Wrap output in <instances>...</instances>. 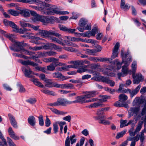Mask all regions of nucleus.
Masks as SVG:
<instances>
[{
    "mask_svg": "<svg viewBox=\"0 0 146 146\" xmlns=\"http://www.w3.org/2000/svg\"><path fill=\"white\" fill-rule=\"evenodd\" d=\"M133 107L131 108L128 111V118H130L131 116H133V120L134 121L131 123V128L134 129V127L137 122V97L135 98L132 103Z\"/></svg>",
    "mask_w": 146,
    "mask_h": 146,
    "instance_id": "1",
    "label": "nucleus"
},
{
    "mask_svg": "<svg viewBox=\"0 0 146 146\" xmlns=\"http://www.w3.org/2000/svg\"><path fill=\"white\" fill-rule=\"evenodd\" d=\"M46 9L43 11V13L48 15H53L55 14L59 15H64L68 13L64 11H60L58 9L56 6L48 4H46Z\"/></svg>",
    "mask_w": 146,
    "mask_h": 146,
    "instance_id": "2",
    "label": "nucleus"
},
{
    "mask_svg": "<svg viewBox=\"0 0 146 146\" xmlns=\"http://www.w3.org/2000/svg\"><path fill=\"white\" fill-rule=\"evenodd\" d=\"M98 94L96 91H91L87 92L85 95L77 96L75 98L76 100L71 102L72 103H80V104L85 103V99L89 98L94 97Z\"/></svg>",
    "mask_w": 146,
    "mask_h": 146,
    "instance_id": "3",
    "label": "nucleus"
},
{
    "mask_svg": "<svg viewBox=\"0 0 146 146\" xmlns=\"http://www.w3.org/2000/svg\"><path fill=\"white\" fill-rule=\"evenodd\" d=\"M0 33L14 43V47L16 48L15 49V51L19 52V51L23 49L22 43L16 41L14 39L15 38L13 34H6V32L1 29H0Z\"/></svg>",
    "mask_w": 146,
    "mask_h": 146,
    "instance_id": "4",
    "label": "nucleus"
},
{
    "mask_svg": "<svg viewBox=\"0 0 146 146\" xmlns=\"http://www.w3.org/2000/svg\"><path fill=\"white\" fill-rule=\"evenodd\" d=\"M121 56L122 58V60L121 62H118L116 65L117 67V70L119 69L123 63H125V64L129 65L130 62L132 61V57L129 53L128 52H125L124 54L122 50H121Z\"/></svg>",
    "mask_w": 146,
    "mask_h": 146,
    "instance_id": "5",
    "label": "nucleus"
},
{
    "mask_svg": "<svg viewBox=\"0 0 146 146\" xmlns=\"http://www.w3.org/2000/svg\"><path fill=\"white\" fill-rule=\"evenodd\" d=\"M37 35H40L42 37L44 38H48L49 35H53L56 37H60L61 35L58 33H56L55 31L50 30L48 31L46 30H39L38 32L36 34Z\"/></svg>",
    "mask_w": 146,
    "mask_h": 146,
    "instance_id": "6",
    "label": "nucleus"
},
{
    "mask_svg": "<svg viewBox=\"0 0 146 146\" xmlns=\"http://www.w3.org/2000/svg\"><path fill=\"white\" fill-rule=\"evenodd\" d=\"M72 104L71 101H69L67 100L62 98H58L57 99V101L49 104L48 105L51 106H65L66 104Z\"/></svg>",
    "mask_w": 146,
    "mask_h": 146,
    "instance_id": "7",
    "label": "nucleus"
},
{
    "mask_svg": "<svg viewBox=\"0 0 146 146\" xmlns=\"http://www.w3.org/2000/svg\"><path fill=\"white\" fill-rule=\"evenodd\" d=\"M131 69L130 70L129 72L132 75L133 78V82L134 84L137 83V75L135 74L136 71L137 63L136 61H133L131 66Z\"/></svg>",
    "mask_w": 146,
    "mask_h": 146,
    "instance_id": "8",
    "label": "nucleus"
},
{
    "mask_svg": "<svg viewBox=\"0 0 146 146\" xmlns=\"http://www.w3.org/2000/svg\"><path fill=\"white\" fill-rule=\"evenodd\" d=\"M20 62L23 65H31L33 66H35V68L38 71H40L41 67L38 66V64L35 63L29 60L23 61L22 60H20Z\"/></svg>",
    "mask_w": 146,
    "mask_h": 146,
    "instance_id": "9",
    "label": "nucleus"
},
{
    "mask_svg": "<svg viewBox=\"0 0 146 146\" xmlns=\"http://www.w3.org/2000/svg\"><path fill=\"white\" fill-rule=\"evenodd\" d=\"M55 87L60 88L62 89L64 88L73 89L74 88V85L70 83L59 84L57 82H56Z\"/></svg>",
    "mask_w": 146,
    "mask_h": 146,
    "instance_id": "10",
    "label": "nucleus"
},
{
    "mask_svg": "<svg viewBox=\"0 0 146 146\" xmlns=\"http://www.w3.org/2000/svg\"><path fill=\"white\" fill-rule=\"evenodd\" d=\"M76 137V135L74 134L72 136H71L69 137L68 136L66 138L65 140V146H70V140L71 141V144L72 145L74 143H75L76 141V139H74Z\"/></svg>",
    "mask_w": 146,
    "mask_h": 146,
    "instance_id": "11",
    "label": "nucleus"
},
{
    "mask_svg": "<svg viewBox=\"0 0 146 146\" xmlns=\"http://www.w3.org/2000/svg\"><path fill=\"white\" fill-rule=\"evenodd\" d=\"M22 70L25 76L29 78L33 77V76L31 75L32 73V72L29 67H23L22 68Z\"/></svg>",
    "mask_w": 146,
    "mask_h": 146,
    "instance_id": "12",
    "label": "nucleus"
},
{
    "mask_svg": "<svg viewBox=\"0 0 146 146\" xmlns=\"http://www.w3.org/2000/svg\"><path fill=\"white\" fill-rule=\"evenodd\" d=\"M129 66L125 64V65L122 67V73L119 72L117 74V76L119 78H120L121 76H124L127 74L128 71V67Z\"/></svg>",
    "mask_w": 146,
    "mask_h": 146,
    "instance_id": "13",
    "label": "nucleus"
},
{
    "mask_svg": "<svg viewBox=\"0 0 146 146\" xmlns=\"http://www.w3.org/2000/svg\"><path fill=\"white\" fill-rule=\"evenodd\" d=\"M119 44L118 42L117 43L113 49V52L111 57L110 60H111L117 56L118 54V50L119 47Z\"/></svg>",
    "mask_w": 146,
    "mask_h": 146,
    "instance_id": "14",
    "label": "nucleus"
},
{
    "mask_svg": "<svg viewBox=\"0 0 146 146\" xmlns=\"http://www.w3.org/2000/svg\"><path fill=\"white\" fill-rule=\"evenodd\" d=\"M37 21H40L44 24L48 23L51 22V19L47 16H38L37 19H36Z\"/></svg>",
    "mask_w": 146,
    "mask_h": 146,
    "instance_id": "15",
    "label": "nucleus"
},
{
    "mask_svg": "<svg viewBox=\"0 0 146 146\" xmlns=\"http://www.w3.org/2000/svg\"><path fill=\"white\" fill-rule=\"evenodd\" d=\"M8 116L12 126L15 128H18V126L17 125V122L16 121L15 118L10 113L8 114Z\"/></svg>",
    "mask_w": 146,
    "mask_h": 146,
    "instance_id": "16",
    "label": "nucleus"
},
{
    "mask_svg": "<svg viewBox=\"0 0 146 146\" xmlns=\"http://www.w3.org/2000/svg\"><path fill=\"white\" fill-rule=\"evenodd\" d=\"M129 4H125V0H121L120 3V8L124 11H127L130 8Z\"/></svg>",
    "mask_w": 146,
    "mask_h": 146,
    "instance_id": "17",
    "label": "nucleus"
},
{
    "mask_svg": "<svg viewBox=\"0 0 146 146\" xmlns=\"http://www.w3.org/2000/svg\"><path fill=\"white\" fill-rule=\"evenodd\" d=\"M8 132L10 137L15 140H19V139L18 136H16L13 130L12 127H10L8 130Z\"/></svg>",
    "mask_w": 146,
    "mask_h": 146,
    "instance_id": "18",
    "label": "nucleus"
},
{
    "mask_svg": "<svg viewBox=\"0 0 146 146\" xmlns=\"http://www.w3.org/2000/svg\"><path fill=\"white\" fill-rule=\"evenodd\" d=\"M134 121V120H130L129 122L127 123V120H122L121 119L120 121V128H122L125 126H127L131 124L132 122Z\"/></svg>",
    "mask_w": 146,
    "mask_h": 146,
    "instance_id": "19",
    "label": "nucleus"
},
{
    "mask_svg": "<svg viewBox=\"0 0 146 146\" xmlns=\"http://www.w3.org/2000/svg\"><path fill=\"white\" fill-rule=\"evenodd\" d=\"M51 81V79H46L44 80V82L46 83L45 84V86L49 88L55 87L56 82H52Z\"/></svg>",
    "mask_w": 146,
    "mask_h": 146,
    "instance_id": "20",
    "label": "nucleus"
},
{
    "mask_svg": "<svg viewBox=\"0 0 146 146\" xmlns=\"http://www.w3.org/2000/svg\"><path fill=\"white\" fill-rule=\"evenodd\" d=\"M39 53H40L39 54V55L44 56H54L56 54V52L53 51L40 52Z\"/></svg>",
    "mask_w": 146,
    "mask_h": 146,
    "instance_id": "21",
    "label": "nucleus"
},
{
    "mask_svg": "<svg viewBox=\"0 0 146 146\" xmlns=\"http://www.w3.org/2000/svg\"><path fill=\"white\" fill-rule=\"evenodd\" d=\"M99 120L100 121L99 122L100 123L104 125H110L111 124L110 122L108 121H106L104 119L106 118V117L104 115L99 116Z\"/></svg>",
    "mask_w": 146,
    "mask_h": 146,
    "instance_id": "22",
    "label": "nucleus"
},
{
    "mask_svg": "<svg viewBox=\"0 0 146 146\" xmlns=\"http://www.w3.org/2000/svg\"><path fill=\"white\" fill-rule=\"evenodd\" d=\"M20 14L25 17H28L30 15V11L26 9L20 10Z\"/></svg>",
    "mask_w": 146,
    "mask_h": 146,
    "instance_id": "23",
    "label": "nucleus"
},
{
    "mask_svg": "<svg viewBox=\"0 0 146 146\" xmlns=\"http://www.w3.org/2000/svg\"><path fill=\"white\" fill-rule=\"evenodd\" d=\"M28 122L30 125L34 126L36 124L35 118L33 116H30L28 119Z\"/></svg>",
    "mask_w": 146,
    "mask_h": 146,
    "instance_id": "24",
    "label": "nucleus"
},
{
    "mask_svg": "<svg viewBox=\"0 0 146 146\" xmlns=\"http://www.w3.org/2000/svg\"><path fill=\"white\" fill-rule=\"evenodd\" d=\"M52 63L50 64V65L48 66H47V69L48 70L51 71H54L56 67L58 65L60 66L61 64V63Z\"/></svg>",
    "mask_w": 146,
    "mask_h": 146,
    "instance_id": "25",
    "label": "nucleus"
},
{
    "mask_svg": "<svg viewBox=\"0 0 146 146\" xmlns=\"http://www.w3.org/2000/svg\"><path fill=\"white\" fill-rule=\"evenodd\" d=\"M96 78L99 81H101L102 82L107 84L109 80L108 78L102 76H99L98 77H96Z\"/></svg>",
    "mask_w": 146,
    "mask_h": 146,
    "instance_id": "26",
    "label": "nucleus"
},
{
    "mask_svg": "<svg viewBox=\"0 0 146 146\" xmlns=\"http://www.w3.org/2000/svg\"><path fill=\"white\" fill-rule=\"evenodd\" d=\"M30 81L33 82L34 83L36 86H37L40 88H43L44 86L40 82L38 81V80L36 78H33L30 79Z\"/></svg>",
    "mask_w": 146,
    "mask_h": 146,
    "instance_id": "27",
    "label": "nucleus"
},
{
    "mask_svg": "<svg viewBox=\"0 0 146 146\" xmlns=\"http://www.w3.org/2000/svg\"><path fill=\"white\" fill-rule=\"evenodd\" d=\"M82 62L81 60L72 61L71 62V64L74 65L75 68H78L82 66Z\"/></svg>",
    "mask_w": 146,
    "mask_h": 146,
    "instance_id": "28",
    "label": "nucleus"
},
{
    "mask_svg": "<svg viewBox=\"0 0 146 146\" xmlns=\"http://www.w3.org/2000/svg\"><path fill=\"white\" fill-rule=\"evenodd\" d=\"M88 22V21L87 19L85 18H82L79 21V25L80 27H84L86 25H87Z\"/></svg>",
    "mask_w": 146,
    "mask_h": 146,
    "instance_id": "29",
    "label": "nucleus"
},
{
    "mask_svg": "<svg viewBox=\"0 0 146 146\" xmlns=\"http://www.w3.org/2000/svg\"><path fill=\"white\" fill-rule=\"evenodd\" d=\"M67 39H69L72 41L78 42L82 41V42H85V40L82 39L80 38H75L74 37H69L66 36L65 37Z\"/></svg>",
    "mask_w": 146,
    "mask_h": 146,
    "instance_id": "30",
    "label": "nucleus"
},
{
    "mask_svg": "<svg viewBox=\"0 0 146 146\" xmlns=\"http://www.w3.org/2000/svg\"><path fill=\"white\" fill-rule=\"evenodd\" d=\"M58 59L53 57H51L48 58H45L44 60V61L46 62H52L54 63H58Z\"/></svg>",
    "mask_w": 146,
    "mask_h": 146,
    "instance_id": "31",
    "label": "nucleus"
},
{
    "mask_svg": "<svg viewBox=\"0 0 146 146\" xmlns=\"http://www.w3.org/2000/svg\"><path fill=\"white\" fill-rule=\"evenodd\" d=\"M52 76L54 78H61L62 79V80H63L66 79L65 78L64 76H62V74L59 72H55L52 74Z\"/></svg>",
    "mask_w": 146,
    "mask_h": 146,
    "instance_id": "32",
    "label": "nucleus"
},
{
    "mask_svg": "<svg viewBox=\"0 0 146 146\" xmlns=\"http://www.w3.org/2000/svg\"><path fill=\"white\" fill-rule=\"evenodd\" d=\"M8 12L10 14L14 16H18L20 14V11H19L11 9L9 10Z\"/></svg>",
    "mask_w": 146,
    "mask_h": 146,
    "instance_id": "33",
    "label": "nucleus"
},
{
    "mask_svg": "<svg viewBox=\"0 0 146 146\" xmlns=\"http://www.w3.org/2000/svg\"><path fill=\"white\" fill-rule=\"evenodd\" d=\"M128 92L130 94L131 98H132L135 95L137 94V88L135 89L129 90Z\"/></svg>",
    "mask_w": 146,
    "mask_h": 146,
    "instance_id": "34",
    "label": "nucleus"
},
{
    "mask_svg": "<svg viewBox=\"0 0 146 146\" xmlns=\"http://www.w3.org/2000/svg\"><path fill=\"white\" fill-rule=\"evenodd\" d=\"M85 51H86V54H88L89 55L95 56L96 54V53L94 50V49H86Z\"/></svg>",
    "mask_w": 146,
    "mask_h": 146,
    "instance_id": "35",
    "label": "nucleus"
},
{
    "mask_svg": "<svg viewBox=\"0 0 146 146\" xmlns=\"http://www.w3.org/2000/svg\"><path fill=\"white\" fill-rule=\"evenodd\" d=\"M143 131H142L141 134L137 135V141L140 139L141 142H143V141L145 139V137Z\"/></svg>",
    "mask_w": 146,
    "mask_h": 146,
    "instance_id": "36",
    "label": "nucleus"
},
{
    "mask_svg": "<svg viewBox=\"0 0 146 146\" xmlns=\"http://www.w3.org/2000/svg\"><path fill=\"white\" fill-rule=\"evenodd\" d=\"M91 29V25L90 24H88L85 27L84 29L80 27H78L77 29L80 32H83L84 31V29L87 30H90Z\"/></svg>",
    "mask_w": 146,
    "mask_h": 146,
    "instance_id": "37",
    "label": "nucleus"
},
{
    "mask_svg": "<svg viewBox=\"0 0 146 146\" xmlns=\"http://www.w3.org/2000/svg\"><path fill=\"white\" fill-rule=\"evenodd\" d=\"M88 67L87 66L84 65L82 68H79L77 70V72L80 73L85 72L87 70V68Z\"/></svg>",
    "mask_w": 146,
    "mask_h": 146,
    "instance_id": "38",
    "label": "nucleus"
},
{
    "mask_svg": "<svg viewBox=\"0 0 146 146\" xmlns=\"http://www.w3.org/2000/svg\"><path fill=\"white\" fill-rule=\"evenodd\" d=\"M119 100L123 102L125 101L128 98L127 96L126 95L124 94H120L119 96Z\"/></svg>",
    "mask_w": 146,
    "mask_h": 146,
    "instance_id": "39",
    "label": "nucleus"
},
{
    "mask_svg": "<svg viewBox=\"0 0 146 146\" xmlns=\"http://www.w3.org/2000/svg\"><path fill=\"white\" fill-rule=\"evenodd\" d=\"M58 122H56L53 124V130L54 134H56L58 131Z\"/></svg>",
    "mask_w": 146,
    "mask_h": 146,
    "instance_id": "40",
    "label": "nucleus"
},
{
    "mask_svg": "<svg viewBox=\"0 0 146 146\" xmlns=\"http://www.w3.org/2000/svg\"><path fill=\"white\" fill-rule=\"evenodd\" d=\"M127 131L126 129L124 130L121 132L118 133L116 136V138L117 139H119L121 137H122L125 134Z\"/></svg>",
    "mask_w": 146,
    "mask_h": 146,
    "instance_id": "41",
    "label": "nucleus"
},
{
    "mask_svg": "<svg viewBox=\"0 0 146 146\" xmlns=\"http://www.w3.org/2000/svg\"><path fill=\"white\" fill-rule=\"evenodd\" d=\"M58 124L60 126V133L62 134L63 133V126L66 124V122L65 121L58 122Z\"/></svg>",
    "mask_w": 146,
    "mask_h": 146,
    "instance_id": "42",
    "label": "nucleus"
},
{
    "mask_svg": "<svg viewBox=\"0 0 146 146\" xmlns=\"http://www.w3.org/2000/svg\"><path fill=\"white\" fill-rule=\"evenodd\" d=\"M40 1L38 0H23V2L25 3H29L30 4L39 3Z\"/></svg>",
    "mask_w": 146,
    "mask_h": 146,
    "instance_id": "43",
    "label": "nucleus"
},
{
    "mask_svg": "<svg viewBox=\"0 0 146 146\" xmlns=\"http://www.w3.org/2000/svg\"><path fill=\"white\" fill-rule=\"evenodd\" d=\"M41 92L46 94H47L53 96H55V94L54 92L52 91L46 90H41Z\"/></svg>",
    "mask_w": 146,
    "mask_h": 146,
    "instance_id": "44",
    "label": "nucleus"
},
{
    "mask_svg": "<svg viewBox=\"0 0 146 146\" xmlns=\"http://www.w3.org/2000/svg\"><path fill=\"white\" fill-rule=\"evenodd\" d=\"M133 129L132 128H131L129 131L128 132L130 136L133 137L137 133V127L136 128L135 130Z\"/></svg>",
    "mask_w": 146,
    "mask_h": 146,
    "instance_id": "45",
    "label": "nucleus"
},
{
    "mask_svg": "<svg viewBox=\"0 0 146 146\" xmlns=\"http://www.w3.org/2000/svg\"><path fill=\"white\" fill-rule=\"evenodd\" d=\"M135 141H137V135L133 137H128L124 142L127 145L129 141H131L132 142H133Z\"/></svg>",
    "mask_w": 146,
    "mask_h": 146,
    "instance_id": "46",
    "label": "nucleus"
},
{
    "mask_svg": "<svg viewBox=\"0 0 146 146\" xmlns=\"http://www.w3.org/2000/svg\"><path fill=\"white\" fill-rule=\"evenodd\" d=\"M38 118L39 125L41 126H43L44 125V121L43 115H40L38 117Z\"/></svg>",
    "mask_w": 146,
    "mask_h": 146,
    "instance_id": "47",
    "label": "nucleus"
},
{
    "mask_svg": "<svg viewBox=\"0 0 146 146\" xmlns=\"http://www.w3.org/2000/svg\"><path fill=\"white\" fill-rule=\"evenodd\" d=\"M98 31L97 27H94L91 31H90L91 36H94L96 33Z\"/></svg>",
    "mask_w": 146,
    "mask_h": 146,
    "instance_id": "48",
    "label": "nucleus"
},
{
    "mask_svg": "<svg viewBox=\"0 0 146 146\" xmlns=\"http://www.w3.org/2000/svg\"><path fill=\"white\" fill-rule=\"evenodd\" d=\"M52 43H47L46 44L42 46V47L43 49L45 50L49 49L52 48Z\"/></svg>",
    "mask_w": 146,
    "mask_h": 146,
    "instance_id": "49",
    "label": "nucleus"
},
{
    "mask_svg": "<svg viewBox=\"0 0 146 146\" xmlns=\"http://www.w3.org/2000/svg\"><path fill=\"white\" fill-rule=\"evenodd\" d=\"M144 79V77L141 74H137V84L140 82H143Z\"/></svg>",
    "mask_w": 146,
    "mask_h": 146,
    "instance_id": "50",
    "label": "nucleus"
},
{
    "mask_svg": "<svg viewBox=\"0 0 146 146\" xmlns=\"http://www.w3.org/2000/svg\"><path fill=\"white\" fill-rule=\"evenodd\" d=\"M51 124V121L50 119L48 118V116H46V119L45 120V126L46 127H49Z\"/></svg>",
    "mask_w": 146,
    "mask_h": 146,
    "instance_id": "51",
    "label": "nucleus"
},
{
    "mask_svg": "<svg viewBox=\"0 0 146 146\" xmlns=\"http://www.w3.org/2000/svg\"><path fill=\"white\" fill-rule=\"evenodd\" d=\"M78 34H80L81 36L88 38L91 36L90 31L86 32L83 33H78Z\"/></svg>",
    "mask_w": 146,
    "mask_h": 146,
    "instance_id": "52",
    "label": "nucleus"
},
{
    "mask_svg": "<svg viewBox=\"0 0 146 146\" xmlns=\"http://www.w3.org/2000/svg\"><path fill=\"white\" fill-rule=\"evenodd\" d=\"M90 106L91 107L97 108L98 107L102 106V104L101 102H96L91 104Z\"/></svg>",
    "mask_w": 146,
    "mask_h": 146,
    "instance_id": "53",
    "label": "nucleus"
},
{
    "mask_svg": "<svg viewBox=\"0 0 146 146\" xmlns=\"http://www.w3.org/2000/svg\"><path fill=\"white\" fill-rule=\"evenodd\" d=\"M63 48L66 50L70 51L71 52H74L76 51V49L72 47H64Z\"/></svg>",
    "mask_w": 146,
    "mask_h": 146,
    "instance_id": "54",
    "label": "nucleus"
},
{
    "mask_svg": "<svg viewBox=\"0 0 146 146\" xmlns=\"http://www.w3.org/2000/svg\"><path fill=\"white\" fill-rule=\"evenodd\" d=\"M123 102H121V101L119 100L116 102L114 104V106L117 107H122Z\"/></svg>",
    "mask_w": 146,
    "mask_h": 146,
    "instance_id": "55",
    "label": "nucleus"
},
{
    "mask_svg": "<svg viewBox=\"0 0 146 146\" xmlns=\"http://www.w3.org/2000/svg\"><path fill=\"white\" fill-rule=\"evenodd\" d=\"M7 139L9 145V146H16L15 144L14 143L11 138L7 137Z\"/></svg>",
    "mask_w": 146,
    "mask_h": 146,
    "instance_id": "56",
    "label": "nucleus"
},
{
    "mask_svg": "<svg viewBox=\"0 0 146 146\" xmlns=\"http://www.w3.org/2000/svg\"><path fill=\"white\" fill-rule=\"evenodd\" d=\"M58 37L60 40L58 39L57 38V40H56L55 42H56L59 44L62 45H64V44L63 42V39H62V37L61 35L60 37Z\"/></svg>",
    "mask_w": 146,
    "mask_h": 146,
    "instance_id": "57",
    "label": "nucleus"
},
{
    "mask_svg": "<svg viewBox=\"0 0 146 146\" xmlns=\"http://www.w3.org/2000/svg\"><path fill=\"white\" fill-rule=\"evenodd\" d=\"M88 59L90 60L93 62H97L98 61H100V58L98 57H90L89 58H88Z\"/></svg>",
    "mask_w": 146,
    "mask_h": 146,
    "instance_id": "58",
    "label": "nucleus"
},
{
    "mask_svg": "<svg viewBox=\"0 0 146 146\" xmlns=\"http://www.w3.org/2000/svg\"><path fill=\"white\" fill-rule=\"evenodd\" d=\"M29 49L30 50H34L35 51H36L38 50H40L42 49H43V47H42V46H36L34 47H30Z\"/></svg>",
    "mask_w": 146,
    "mask_h": 146,
    "instance_id": "59",
    "label": "nucleus"
},
{
    "mask_svg": "<svg viewBox=\"0 0 146 146\" xmlns=\"http://www.w3.org/2000/svg\"><path fill=\"white\" fill-rule=\"evenodd\" d=\"M52 48H54V49L57 51H60L62 50V48L60 46H57L53 43H52Z\"/></svg>",
    "mask_w": 146,
    "mask_h": 146,
    "instance_id": "60",
    "label": "nucleus"
},
{
    "mask_svg": "<svg viewBox=\"0 0 146 146\" xmlns=\"http://www.w3.org/2000/svg\"><path fill=\"white\" fill-rule=\"evenodd\" d=\"M9 26L12 28H14L17 30L19 29V27L16 24H15L14 22L11 21L10 24Z\"/></svg>",
    "mask_w": 146,
    "mask_h": 146,
    "instance_id": "61",
    "label": "nucleus"
},
{
    "mask_svg": "<svg viewBox=\"0 0 146 146\" xmlns=\"http://www.w3.org/2000/svg\"><path fill=\"white\" fill-rule=\"evenodd\" d=\"M58 27L60 30L66 32L68 28L66 27L61 25H59Z\"/></svg>",
    "mask_w": 146,
    "mask_h": 146,
    "instance_id": "62",
    "label": "nucleus"
},
{
    "mask_svg": "<svg viewBox=\"0 0 146 146\" xmlns=\"http://www.w3.org/2000/svg\"><path fill=\"white\" fill-rule=\"evenodd\" d=\"M20 24L21 26L23 27H30L31 24H30L25 23L23 21H20Z\"/></svg>",
    "mask_w": 146,
    "mask_h": 146,
    "instance_id": "63",
    "label": "nucleus"
},
{
    "mask_svg": "<svg viewBox=\"0 0 146 146\" xmlns=\"http://www.w3.org/2000/svg\"><path fill=\"white\" fill-rule=\"evenodd\" d=\"M36 101V99L34 98H30L27 100V102L32 104L35 103Z\"/></svg>",
    "mask_w": 146,
    "mask_h": 146,
    "instance_id": "64",
    "label": "nucleus"
}]
</instances>
